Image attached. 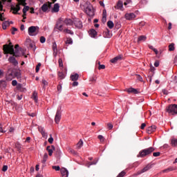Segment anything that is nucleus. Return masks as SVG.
<instances>
[{
  "label": "nucleus",
  "instance_id": "f257e3e1",
  "mask_svg": "<svg viewBox=\"0 0 177 177\" xmlns=\"http://www.w3.org/2000/svg\"><path fill=\"white\" fill-rule=\"evenodd\" d=\"M156 150L154 147H151L149 148L144 149L140 151L139 153L138 154L137 157H140V158H145V157H147V156H150Z\"/></svg>",
  "mask_w": 177,
  "mask_h": 177
},
{
  "label": "nucleus",
  "instance_id": "f03ea898",
  "mask_svg": "<svg viewBox=\"0 0 177 177\" xmlns=\"http://www.w3.org/2000/svg\"><path fill=\"white\" fill-rule=\"evenodd\" d=\"M85 13L90 17H93L95 16V8H93V6L89 2L86 3V8H84Z\"/></svg>",
  "mask_w": 177,
  "mask_h": 177
},
{
  "label": "nucleus",
  "instance_id": "7ed1b4c3",
  "mask_svg": "<svg viewBox=\"0 0 177 177\" xmlns=\"http://www.w3.org/2000/svg\"><path fill=\"white\" fill-rule=\"evenodd\" d=\"M39 32V27L38 26H30L28 29V33L30 37H35L38 35Z\"/></svg>",
  "mask_w": 177,
  "mask_h": 177
},
{
  "label": "nucleus",
  "instance_id": "20e7f679",
  "mask_svg": "<svg viewBox=\"0 0 177 177\" xmlns=\"http://www.w3.org/2000/svg\"><path fill=\"white\" fill-rule=\"evenodd\" d=\"M3 52L5 55L9 53L10 55H13L14 48L13 45H12V42H10L9 44H5L3 46Z\"/></svg>",
  "mask_w": 177,
  "mask_h": 177
},
{
  "label": "nucleus",
  "instance_id": "39448f33",
  "mask_svg": "<svg viewBox=\"0 0 177 177\" xmlns=\"http://www.w3.org/2000/svg\"><path fill=\"white\" fill-rule=\"evenodd\" d=\"M166 110L169 114L175 115V114H177V104H170Z\"/></svg>",
  "mask_w": 177,
  "mask_h": 177
},
{
  "label": "nucleus",
  "instance_id": "423d86ee",
  "mask_svg": "<svg viewBox=\"0 0 177 177\" xmlns=\"http://www.w3.org/2000/svg\"><path fill=\"white\" fill-rule=\"evenodd\" d=\"M152 166L151 164H148L146 165V167H145L142 169L138 171L136 174V176H138V175H142V174H145V172H147V171L151 169Z\"/></svg>",
  "mask_w": 177,
  "mask_h": 177
},
{
  "label": "nucleus",
  "instance_id": "0eeeda50",
  "mask_svg": "<svg viewBox=\"0 0 177 177\" xmlns=\"http://www.w3.org/2000/svg\"><path fill=\"white\" fill-rule=\"evenodd\" d=\"M55 28L57 30H59V31H64L63 30V18H59L56 24H55Z\"/></svg>",
  "mask_w": 177,
  "mask_h": 177
},
{
  "label": "nucleus",
  "instance_id": "6e6552de",
  "mask_svg": "<svg viewBox=\"0 0 177 177\" xmlns=\"http://www.w3.org/2000/svg\"><path fill=\"white\" fill-rule=\"evenodd\" d=\"M15 50H14V52L12 54L13 56H15V57H19L20 56V52H21V48H19V44L15 45Z\"/></svg>",
  "mask_w": 177,
  "mask_h": 177
},
{
  "label": "nucleus",
  "instance_id": "1a4fd4ad",
  "mask_svg": "<svg viewBox=\"0 0 177 177\" xmlns=\"http://www.w3.org/2000/svg\"><path fill=\"white\" fill-rule=\"evenodd\" d=\"M62 120V112L59 110H57L55 114V121L56 124H59Z\"/></svg>",
  "mask_w": 177,
  "mask_h": 177
},
{
  "label": "nucleus",
  "instance_id": "9d476101",
  "mask_svg": "<svg viewBox=\"0 0 177 177\" xmlns=\"http://www.w3.org/2000/svg\"><path fill=\"white\" fill-rule=\"evenodd\" d=\"M73 23L77 28H82V22L81 21V20H80V19L75 18L73 20Z\"/></svg>",
  "mask_w": 177,
  "mask_h": 177
},
{
  "label": "nucleus",
  "instance_id": "9b49d317",
  "mask_svg": "<svg viewBox=\"0 0 177 177\" xmlns=\"http://www.w3.org/2000/svg\"><path fill=\"white\" fill-rule=\"evenodd\" d=\"M115 9H118L119 10H124V3L122 1L119 0L115 6Z\"/></svg>",
  "mask_w": 177,
  "mask_h": 177
},
{
  "label": "nucleus",
  "instance_id": "f8f14e48",
  "mask_svg": "<svg viewBox=\"0 0 177 177\" xmlns=\"http://www.w3.org/2000/svg\"><path fill=\"white\" fill-rule=\"evenodd\" d=\"M20 6H21V4L20 3H18L15 6H12L11 8L12 10H13L14 15H17V12L20 10Z\"/></svg>",
  "mask_w": 177,
  "mask_h": 177
},
{
  "label": "nucleus",
  "instance_id": "ddd939ff",
  "mask_svg": "<svg viewBox=\"0 0 177 177\" xmlns=\"http://www.w3.org/2000/svg\"><path fill=\"white\" fill-rule=\"evenodd\" d=\"M124 17L127 20H133L136 17V15L133 12L127 13Z\"/></svg>",
  "mask_w": 177,
  "mask_h": 177
},
{
  "label": "nucleus",
  "instance_id": "4468645a",
  "mask_svg": "<svg viewBox=\"0 0 177 177\" xmlns=\"http://www.w3.org/2000/svg\"><path fill=\"white\" fill-rule=\"evenodd\" d=\"M39 131L41 134L42 138H44V139H48V133L46 132H45L44 127H39Z\"/></svg>",
  "mask_w": 177,
  "mask_h": 177
},
{
  "label": "nucleus",
  "instance_id": "2eb2a0df",
  "mask_svg": "<svg viewBox=\"0 0 177 177\" xmlns=\"http://www.w3.org/2000/svg\"><path fill=\"white\" fill-rule=\"evenodd\" d=\"M8 62H10V63H12V64H13L14 66H17V64H19V62H17V60H16L15 55L10 57L8 58Z\"/></svg>",
  "mask_w": 177,
  "mask_h": 177
},
{
  "label": "nucleus",
  "instance_id": "dca6fc26",
  "mask_svg": "<svg viewBox=\"0 0 177 177\" xmlns=\"http://www.w3.org/2000/svg\"><path fill=\"white\" fill-rule=\"evenodd\" d=\"M46 150L47 151H48V156H52V154H53V151H55V146L52 145L51 147L50 146H48L46 147Z\"/></svg>",
  "mask_w": 177,
  "mask_h": 177
},
{
  "label": "nucleus",
  "instance_id": "f3484780",
  "mask_svg": "<svg viewBox=\"0 0 177 177\" xmlns=\"http://www.w3.org/2000/svg\"><path fill=\"white\" fill-rule=\"evenodd\" d=\"M50 6V3H45L44 4H43V6L41 7V10H42V12H48V9H49V7Z\"/></svg>",
  "mask_w": 177,
  "mask_h": 177
},
{
  "label": "nucleus",
  "instance_id": "a211bd4d",
  "mask_svg": "<svg viewBox=\"0 0 177 177\" xmlns=\"http://www.w3.org/2000/svg\"><path fill=\"white\" fill-rule=\"evenodd\" d=\"M60 10V5L59 3H55L52 9L53 13H57Z\"/></svg>",
  "mask_w": 177,
  "mask_h": 177
},
{
  "label": "nucleus",
  "instance_id": "6ab92c4d",
  "mask_svg": "<svg viewBox=\"0 0 177 177\" xmlns=\"http://www.w3.org/2000/svg\"><path fill=\"white\" fill-rule=\"evenodd\" d=\"M63 23H64L66 26H73V21L70 18H66L65 19H63Z\"/></svg>",
  "mask_w": 177,
  "mask_h": 177
},
{
  "label": "nucleus",
  "instance_id": "aec40b11",
  "mask_svg": "<svg viewBox=\"0 0 177 177\" xmlns=\"http://www.w3.org/2000/svg\"><path fill=\"white\" fill-rule=\"evenodd\" d=\"M61 174L63 177H68V170L67 169L63 167L61 169Z\"/></svg>",
  "mask_w": 177,
  "mask_h": 177
},
{
  "label": "nucleus",
  "instance_id": "412c9836",
  "mask_svg": "<svg viewBox=\"0 0 177 177\" xmlns=\"http://www.w3.org/2000/svg\"><path fill=\"white\" fill-rule=\"evenodd\" d=\"M156 129H157V127L155 125H152L147 129V133H153V132H155Z\"/></svg>",
  "mask_w": 177,
  "mask_h": 177
},
{
  "label": "nucleus",
  "instance_id": "4be33fe9",
  "mask_svg": "<svg viewBox=\"0 0 177 177\" xmlns=\"http://www.w3.org/2000/svg\"><path fill=\"white\" fill-rule=\"evenodd\" d=\"M102 21L104 24L107 21V12L106 11V10H103Z\"/></svg>",
  "mask_w": 177,
  "mask_h": 177
},
{
  "label": "nucleus",
  "instance_id": "5701e85b",
  "mask_svg": "<svg viewBox=\"0 0 177 177\" xmlns=\"http://www.w3.org/2000/svg\"><path fill=\"white\" fill-rule=\"evenodd\" d=\"M78 78H80V75H78V73H75L71 75V81H78Z\"/></svg>",
  "mask_w": 177,
  "mask_h": 177
},
{
  "label": "nucleus",
  "instance_id": "b1692460",
  "mask_svg": "<svg viewBox=\"0 0 177 177\" xmlns=\"http://www.w3.org/2000/svg\"><path fill=\"white\" fill-rule=\"evenodd\" d=\"M89 35H90V37H91V38H95V37H96V35H97V32H96V30H95V29H91L89 31Z\"/></svg>",
  "mask_w": 177,
  "mask_h": 177
},
{
  "label": "nucleus",
  "instance_id": "393cba45",
  "mask_svg": "<svg viewBox=\"0 0 177 177\" xmlns=\"http://www.w3.org/2000/svg\"><path fill=\"white\" fill-rule=\"evenodd\" d=\"M9 26H10V22H9V21H3L2 24L3 30H6Z\"/></svg>",
  "mask_w": 177,
  "mask_h": 177
},
{
  "label": "nucleus",
  "instance_id": "a878e982",
  "mask_svg": "<svg viewBox=\"0 0 177 177\" xmlns=\"http://www.w3.org/2000/svg\"><path fill=\"white\" fill-rule=\"evenodd\" d=\"M24 8L22 10L23 13H24V16H27V12H28V10H30V6H23Z\"/></svg>",
  "mask_w": 177,
  "mask_h": 177
},
{
  "label": "nucleus",
  "instance_id": "bb28decb",
  "mask_svg": "<svg viewBox=\"0 0 177 177\" xmlns=\"http://www.w3.org/2000/svg\"><path fill=\"white\" fill-rule=\"evenodd\" d=\"M53 55L54 56H57V45L56 44V43H53Z\"/></svg>",
  "mask_w": 177,
  "mask_h": 177
},
{
  "label": "nucleus",
  "instance_id": "cd10ccee",
  "mask_svg": "<svg viewBox=\"0 0 177 177\" xmlns=\"http://www.w3.org/2000/svg\"><path fill=\"white\" fill-rule=\"evenodd\" d=\"M121 59H122L121 55H118V56L114 57L113 59H112L111 60V63H117V62H118V60H121Z\"/></svg>",
  "mask_w": 177,
  "mask_h": 177
},
{
  "label": "nucleus",
  "instance_id": "c85d7f7f",
  "mask_svg": "<svg viewBox=\"0 0 177 177\" xmlns=\"http://www.w3.org/2000/svg\"><path fill=\"white\" fill-rule=\"evenodd\" d=\"M32 99H34L36 103L38 102V93L37 92H33Z\"/></svg>",
  "mask_w": 177,
  "mask_h": 177
},
{
  "label": "nucleus",
  "instance_id": "c756f323",
  "mask_svg": "<svg viewBox=\"0 0 177 177\" xmlns=\"http://www.w3.org/2000/svg\"><path fill=\"white\" fill-rule=\"evenodd\" d=\"M127 92L129 93H135L136 95L138 93V90L134 88H129L128 90H127Z\"/></svg>",
  "mask_w": 177,
  "mask_h": 177
},
{
  "label": "nucleus",
  "instance_id": "7c9ffc66",
  "mask_svg": "<svg viewBox=\"0 0 177 177\" xmlns=\"http://www.w3.org/2000/svg\"><path fill=\"white\" fill-rule=\"evenodd\" d=\"M171 145L173 147H176V146H177V139L176 138H172L171 140Z\"/></svg>",
  "mask_w": 177,
  "mask_h": 177
},
{
  "label": "nucleus",
  "instance_id": "2f4dec72",
  "mask_svg": "<svg viewBox=\"0 0 177 177\" xmlns=\"http://www.w3.org/2000/svg\"><path fill=\"white\" fill-rule=\"evenodd\" d=\"M12 2V0H0V10H2L3 9V2Z\"/></svg>",
  "mask_w": 177,
  "mask_h": 177
},
{
  "label": "nucleus",
  "instance_id": "473e14b6",
  "mask_svg": "<svg viewBox=\"0 0 177 177\" xmlns=\"http://www.w3.org/2000/svg\"><path fill=\"white\" fill-rule=\"evenodd\" d=\"M57 75L59 80H64L66 78V75L63 72H58Z\"/></svg>",
  "mask_w": 177,
  "mask_h": 177
},
{
  "label": "nucleus",
  "instance_id": "72a5a7b5",
  "mask_svg": "<svg viewBox=\"0 0 177 177\" xmlns=\"http://www.w3.org/2000/svg\"><path fill=\"white\" fill-rule=\"evenodd\" d=\"M63 31L66 34H70V35H74V32H73V30H70L68 28H66Z\"/></svg>",
  "mask_w": 177,
  "mask_h": 177
},
{
  "label": "nucleus",
  "instance_id": "f704fd0d",
  "mask_svg": "<svg viewBox=\"0 0 177 177\" xmlns=\"http://www.w3.org/2000/svg\"><path fill=\"white\" fill-rule=\"evenodd\" d=\"M84 146V141L82 140H80V141L77 144V148L81 149Z\"/></svg>",
  "mask_w": 177,
  "mask_h": 177
},
{
  "label": "nucleus",
  "instance_id": "c9c22d12",
  "mask_svg": "<svg viewBox=\"0 0 177 177\" xmlns=\"http://www.w3.org/2000/svg\"><path fill=\"white\" fill-rule=\"evenodd\" d=\"M107 26L109 27V28H110L111 30V28H113L114 27V23L113 22V21H109L107 22Z\"/></svg>",
  "mask_w": 177,
  "mask_h": 177
},
{
  "label": "nucleus",
  "instance_id": "e433bc0d",
  "mask_svg": "<svg viewBox=\"0 0 177 177\" xmlns=\"http://www.w3.org/2000/svg\"><path fill=\"white\" fill-rule=\"evenodd\" d=\"M18 3L19 5H21V6H26L27 5V3L26 2V0H17Z\"/></svg>",
  "mask_w": 177,
  "mask_h": 177
},
{
  "label": "nucleus",
  "instance_id": "4c0bfd02",
  "mask_svg": "<svg viewBox=\"0 0 177 177\" xmlns=\"http://www.w3.org/2000/svg\"><path fill=\"white\" fill-rule=\"evenodd\" d=\"M169 50L170 52H172V50H175V44L171 43L169 46Z\"/></svg>",
  "mask_w": 177,
  "mask_h": 177
},
{
  "label": "nucleus",
  "instance_id": "58836bf2",
  "mask_svg": "<svg viewBox=\"0 0 177 177\" xmlns=\"http://www.w3.org/2000/svg\"><path fill=\"white\" fill-rule=\"evenodd\" d=\"M46 160H48V153H44L41 162L45 164V162H46Z\"/></svg>",
  "mask_w": 177,
  "mask_h": 177
},
{
  "label": "nucleus",
  "instance_id": "ea45409f",
  "mask_svg": "<svg viewBox=\"0 0 177 177\" xmlns=\"http://www.w3.org/2000/svg\"><path fill=\"white\" fill-rule=\"evenodd\" d=\"M149 49H151V50H153L156 55H158V50H157V49L155 48L153 46H149Z\"/></svg>",
  "mask_w": 177,
  "mask_h": 177
},
{
  "label": "nucleus",
  "instance_id": "a19ab883",
  "mask_svg": "<svg viewBox=\"0 0 177 177\" xmlns=\"http://www.w3.org/2000/svg\"><path fill=\"white\" fill-rule=\"evenodd\" d=\"M147 37L145 35H141L138 37V42L140 41H146Z\"/></svg>",
  "mask_w": 177,
  "mask_h": 177
},
{
  "label": "nucleus",
  "instance_id": "79ce46f5",
  "mask_svg": "<svg viewBox=\"0 0 177 177\" xmlns=\"http://www.w3.org/2000/svg\"><path fill=\"white\" fill-rule=\"evenodd\" d=\"M53 137H52V134H50V138L48 140V142L50 143V145H52L53 143Z\"/></svg>",
  "mask_w": 177,
  "mask_h": 177
},
{
  "label": "nucleus",
  "instance_id": "37998d69",
  "mask_svg": "<svg viewBox=\"0 0 177 177\" xmlns=\"http://www.w3.org/2000/svg\"><path fill=\"white\" fill-rule=\"evenodd\" d=\"M66 44L68 45H73V39L69 38L66 40Z\"/></svg>",
  "mask_w": 177,
  "mask_h": 177
},
{
  "label": "nucleus",
  "instance_id": "c03bdc74",
  "mask_svg": "<svg viewBox=\"0 0 177 177\" xmlns=\"http://www.w3.org/2000/svg\"><path fill=\"white\" fill-rule=\"evenodd\" d=\"M41 82L43 84V88H45V86H48V81H46L45 79H43L41 80Z\"/></svg>",
  "mask_w": 177,
  "mask_h": 177
},
{
  "label": "nucleus",
  "instance_id": "a18cd8bd",
  "mask_svg": "<svg viewBox=\"0 0 177 177\" xmlns=\"http://www.w3.org/2000/svg\"><path fill=\"white\" fill-rule=\"evenodd\" d=\"M15 77H17V78H20L21 77V73H20V71L15 72Z\"/></svg>",
  "mask_w": 177,
  "mask_h": 177
},
{
  "label": "nucleus",
  "instance_id": "49530a36",
  "mask_svg": "<svg viewBox=\"0 0 177 177\" xmlns=\"http://www.w3.org/2000/svg\"><path fill=\"white\" fill-rule=\"evenodd\" d=\"M124 6H127V5H132V0H127L124 3Z\"/></svg>",
  "mask_w": 177,
  "mask_h": 177
},
{
  "label": "nucleus",
  "instance_id": "de8ad7c7",
  "mask_svg": "<svg viewBox=\"0 0 177 177\" xmlns=\"http://www.w3.org/2000/svg\"><path fill=\"white\" fill-rule=\"evenodd\" d=\"M98 64H99L98 68L100 70H104V68H106V66H104V64H100V62H98Z\"/></svg>",
  "mask_w": 177,
  "mask_h": 177
},
{
  "label": "nucleus",
  "instance_id": "09e8293b",
  "mask_svg": "<svg viewBox=\"0 0 177 177\" xmlns=\"http://www.w3.org/2000/svg\"><path fill=\"white\" fill-rule=\"evenodd\" d=\"M46 41V39L45 38V37L44 36L40 37L41 44H45Z\"/></svg>",
  "mask_w": 177,
  "mask_h": 177
},
{
  "label": "nucleus",
  "instance_id": "8fccbe9b",
  "mask_svg": "<svg viewBox=\"0 0 177 177\" xmlns=\"http://www.w3.org/2000/svg\"><path fill=\"white\" fill-rule=\"evenodd\" d=\"M98 139H100L101 143H103V142H104V137L102 135H99L98 136Z\"/></svg>",
  "mask_w": 177,
  "mask_h": 177
},
{
  "label": "nucleus",
  "instance_id": "3c124183",
  "mask_svg": "<svg viewBox=\"0 0 177 177\" xmlns=\"http://www.w3.org/2000/svg\"><path fill=\"white\" fill-rule=\"evenodd\" d=\"M97 164V160H94L93 162H89L88 167L89 168L91 165H96Z\"/></svg>",
  "mask_w": 177,
  "mask_h": 177
},
{
  "label": "nucleus",
  "instance_id": "603ef678",
  "mask_svg": "<svg viewBox=\"0 0 177 177\" xmlns=\"http://www.w3.org/2000/svg\"><path fill=\"white\" fill-rule=\"evenodd\" d=\"M1 86H6V82L3 80H0V88Z\"/></svg>",
  "mask_w": 177,
  "mask_h": 177
},
{
  "label": "nucleus",
  "instance_id": "864d4df0",
  "mask_svg": "<svg viewBox=\"0 0 177 177\" xmlns=\"http://www.w3.org/2000/svg\"><path fill=\"white\" fill-rule=\"evenodd\" d=\"M6 19H5V17H3V13H0V21H5Z\"/></svg>",
  "mask_w": 177,
  "mask_h": 177
},
{
  "label": "nucleus",
  "instance_id": "5fc2aeb1",
  "mask_svg": "<svg viewBox=\"0 0 177 177\" xmlns=\"http://www.w3.org/2000/svg\"><path fill=\"white\" fill-rule=\"evenodd\" d=\"M58 63H59V67H63V59H62V58H59L58 59Z\"/></svg>",
  "mask_w": 177,
  "mask_h": 177
},
{
  "label": "nucleus",
  "instance_id": "6e6d98bb",
  "mask_svg": "<svg viewBox=\"0 0 177 177\" xmlns=\"http://www.w3.org/2000/svg\"><path fill=\"white\" fill-rule=\"evenodd\" d=\"M170 171H174V167H169V168L163 170V172H170Z\"/></svg>",
  "mask_w": 177,
  "mask_h": 177
},
{
  "label": "nucleus",
  "instance_id": "4d7b16f0",
  "mask_svg": "<svg viewBox=\"0 0 177 177\" xmlns=\"http://www.w3.org/2000/svg\"><path fill=\"white\" fill-rule=\"evenodd\" d=\"M125 171H122V172H120L117 177H124L125 176Z\"/></svg>",
  "mask_w": 177,
  "mask_h": 177
},
{
  "label": "nucleus",
  "instance_id": "13d9d810",
  "mask_svg": "<svg viewBox=\"0 0 177 177\" xmlns=\"http://www.w3.org/2000/svg\"><path fill=\"white\" fill-rule=\"evenodd\" d=\"M30 48H31L32 49H33V50H35L36 48H35V44L30 43L29 45Z\"/></svg>",
  "mask_w": 177,
  "mask_h": 177
},
{
  "label": "nucleus",
  "instance_id": "bf43d9fd",
  "mask_svg": "<svg viewBox=\"0 0 177 177\" xmlns=\"http://www.w3.org/2000/svg\"><path fill=\"white\" fill-rule=\"evenodd\" d=\"M53 169H55V171H60V167L59 166H53Z\"/></svg>",
  "mask_w": 177,
  "mask_h": 177
},
{
  "label": "nucleus",
  "instance_id": "052dcab7",
  "mask_svg": "<svg viewBox=\"0 0 177 177\" xmlns=\"http://www.w3.org/2000/svg\"><path fill=\"white\" fill-rule=\"evenodd\" d=\"M160 152H153V157H158L160 156Z\"/></svg>",
  "mask_w": 177,
  "mask_h": 177
},
{
  "label": "nucleus",
  "instance_id": "680f3d73",
  "mask_svg": "<svg viewBox=\"0 0 177 177\" xmlns=\"http://www.w3.org/2000/svg\"><path fill=\"white\" fill-rule=\"evenodd\" d=\"M8 171V165H4L2 169L3 172H6Z\"/></svg>",
  "mask_w": 177,
  "mask_h": 177
},
{
  "label": "nucleus",
  "instance_id": "e2e57ef3",
  "mask_svg": "<svg viewBox=\"0 0 177 177\" xmlns=\"http://www.w3.org/2000/svg\"><path fill=\"white\" fill-rule=\"evenodd\" d=\"M12 86H16L17 85V80H12Z\"/></svg>",
  "mask_w": 177,
  "mask_h": 177
},
{
  "label": "nucleus",
  "instance_id": "0e129e2a",
  "mask_svg": "<svg viewBox=\"0 0 177 177\" xmlns=\"http://www.w3.org/2000/svg\"><path fill=\"white\" fill-rule=\"evenodd\" d=\"M15 31H17V28H15V27H12V35H15Z\"/></svg>",
  "mask_w": 177,
  "mask_h": 177
},
{
  "label": "nucleus",
  "instance_id": "69168bd1",
  "mask_svg": "<svg viewBox=\"0 0 177 177\" xmlns=\"http://www.w3.org/2000/svg\"><path fill=\"white\" fill-rule=\"evenodd\" d=\"M73 86H78V82L76 81H73Z\"/></svg>",
  "mask_w": 177,
  "mask_h": 177
},
{
  "label": "nucleus",
  "instance_id": "338daca9",
  "mask_svg": "<svg viewBox=\"0 0 177 177\" xmlns=\"http://www.w3.org/2000/svg\"><path fill=\"white\" fill-rule=\"evenodd\" d=\"M3 75H4L3 71H2V69H0V78H2Z\"/></svg>",
  "mask_w": 177,
  "mask_h": 177
},
{
  "label": "nucleus",
  "instance_id": "774afa93",
  "mask_svg": "<svg viewBox=\"0 0 177 177\" xmlns=\"http://www.w3.org/2000/svg\"><path fill=\"white\" fill-rule=\"evenodd\" d=\"M28 115L30 117H35L37 115V113H28Z\"/></svg>",
  "mask_w": 177,
  "mask_h": 177
}]
</instances>
